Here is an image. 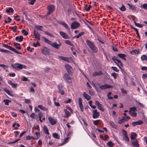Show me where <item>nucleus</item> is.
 <instances>
[{
  "label": "nucleus",
  "mask_w": 147,
  "mask_h": 147,
  "mask_svg": "<svg viewBox=\"0 0 147 147\" xmlns=\"http://www.w3.org/2000/svg\"><path fill=\"white\" fill-rule=\"evenodd\" d=\"M86 43L89 48L93 51V53H96L98 51L97 47L95 46L93 42L87 40H86Z\"/></svg>",
  "instance_id": "obj_1"
},
{
  "label": "nucleus",
  "mask_w": 147,
  "mask_h": 147,
  "mask_svg": "<svg viewBox=\"0 0 147 147\" xmlns=\"http://www.w3.org/2000/svg\"><path fill=\"white\" fill-rule=\"evenodd\" d=\"M11 65L13 68L17 70L22 69L23 68L25 69L26 67L25 65H23L18 63L12 64H11Z\"/></svg>",
  "instance_id": "obj_2"
},
{
  "label": "nucleus",
  "mask_w": 147,
  "mask_h": 147,
  "mask_svg": "<svg viewBox=\"0 0 147 147\" xmlns=\"http://www.w3.org/2000/svg\"><path fill=\"white\" fill-rule=\"evenodd\" d=\"M47 8L48 11L46 14V16H48L51 14L54 11L55 7L53 5H50L48 6Z\"/></svg>",
  "instance_id": "obj_3"
},
{
  "label": "nucleus",
  "mask_w": 147,
  "mask_h": 147,
  "mask_svg": "<svg viewBox=\"0 0 147 147\" xmlns=\"http://www.w3.org/2000/svg\"><path fill=\"white\" fill-rule=\"evenodd\" d=\"M112 59L114 61V62L117 65L119 68L121 69V68L119 65V63L122 67H123V63L121 62V61L117 59V57L113 56L112 57Z\"/></svg>",
  "instance_id": "obj_4"
},
{
  "label": "nucleus",
  "mask_w": 147,
  "mask_h": 147,
  "mask_svg": "<svg viewBox=\"0 0 147 147\" xmlns=\"http://www.w3.org/2000/svg\"><path fill=\"white\" fill-rule=\"evenodd\" d=\"M136 111L137 109L136 107H131L129 109V114L132 117H136L137 116V113L136 112Z\"/></svg>",
  "instance_id": "obj_5"
},
{
  "label": "nucleus",
  "mask_w": 147,
  "mask_h": 147,
  "mask_svg": "<svg viewBox=\"0 0 147 147\" xmlns=\"http://www.w3.org/2000/svg\"><path fill=\"white\" fill-rule=\"evenodd\" d=\"M65 67L69 74L70 75H72L73 74V73L72 68L68 64H66L65 65Z\"/></svg>",
  "instance_id": "obj_6"
},
{
  "label": "nucleus",
  "mask_w": 147,
  "mask_h": 147,
  "mask_svg": "<svg viewBox=\"0 0 147 147\" xmlns=\"http://www.w3.org/2000/svg\"><path fill=\"white\" fill-rule=\"evenodd\" d=\"M113 86L111 85L107 84H105L104 85H102L99 87V88L101 90H105L107 89L112 88Z\"/></svg>",
  "instance_id": "obj_7"
},
{
  "label": "nucleus",
  "mask_w": 147,
  "mask_h": 147,
  "mask_svg": "<svg viewBox=\"0 0 147 147\" xmlns=\"http://www.w3.org/2000/svg\"><path fill=\"white\" fill-rule=\"evenodd\" d=\"M80 23L76 21L74 22L71 25V28L72 29H77L80 26Z\"/></svg>",
  "instance_id": "obj_8"
},
{
  "label": "nucleus",
  "mask_w": 147,
  "mask_h": 147,
  "mask_svg": "<svg viewBox=\"0 0 147 147\" xmlns=\"http://www.w3.org/2000/svg\"><path fill=\"white\" fill-rule=\"evenodd\" d=\"M57 88L58 89L59 92L62 95H64L65 94L64 90L63 89L62 84H59Z\"/></svg>",
  "instance_id": "obj_9"
},
{
  "label": "nucleus",
  "mask_w": 147,
  "mask_h": 147,
  "mask_svg": "<svg viewBox=\"0 0 147 147\" xmlns=\"http://www.w3.org/2000/svg\"><path fill=\"white\" fill-rule=\"evenodd\" d=\"M33 34L35 38L38 41L40 40V34L38 33V31L36 30H34Z\"/></svg>",
  "instance_id": "obj_10"
},
{
  "label": "nucleus",
  "mask_w": 147,
  "mask_h": 147,
  "mask_svg": "<svg viewBox=\"0 0 147 147\" xmlns=\"http://www.w3.org/2000/svg\"><path fill=\"white\" fill-rule=\"evenodd\" d=\"M92 113V117L94 119L98 118L100 115V113L99 112H98L97 110L96 109L94 110L93 111Z\"/></svg>",
  "instance_id": "obj_11"
},
{
  "label": "nucleus",
  "mask_w": 147,
  "mask_h": 147,
  "mask_svg": "<svg viewBox=\"0 0 147 147\" xmlns=\"http://www.w3.org/2000/svg\"><path fill=\"white\" fill-rule=\"evenodd\" d=\"M63 78L67 82H70L69 80H71V79L70 76L67 74H65L63 76Z\"/></svg>",
  "instance_id": "obj_12"
},
{
  "label": "nucleus",
  "mask_w": 147,
  "mask_h": 147,
  "mask_svg": "<svg viewBox=\"0 0 147 147\" xmlns=\"http://www.w3.org/2000/svg\"><path fill=\"white\" fill-rule=\"evenodd\" d=\"M59 33L60 35L63 38L66 39H69V36L66 33H64L62 31H60Z\"/></svg>",
  "instance_id": "obj_13"
},
{
  "label": "nucleus",
  "mask_w": 147,
  "mask_h": 147,
  "mask_svg": "<svg viewBox=\"0 0 147 147\" xmlns=\"http://www.w3.org/2000/svg\"><path fill=\"white\" fill-rule=\"evenodd\" d=\"M48 119L50 123L52 125H54L57 123V120L53 119L51 117H49Z\"/></svg>",
  "instance_id": "obj_14"
},
{
  "label": "nucleus",
  "mask_w": 147,
  "mask_h": 147,
  "mask_svg": "<svg viewBox=\"0 0 147 147\" xmlns=\"http://www.w3.org/2000/svg\"><path fill=\"white\" fill-rule=\"evenodd\" d=\"M143 123V121L141 120H139L137 121L133 122L132 123V126H135L137 125H141Z\"/></svg>",
  "instance_id": "obj_15"
},
{
  "label": "nucleus",
  "mask_w": 147,
  "mask_h": 147,
  "mask_svg": "<svg viewBox=\"0 0 147 147\" xmlns=\"http://www.w3.org/2000/svg\"><path fill=\"white\" fill-rule=\"evenodd\" d=\"M59 24L63 25L67 31L69 30V28L68 27V25L65 22L63 21H60L59 22Z\"/></svg>",
  "instance_id": "obj_16"
},
{
  "label": "nucleus",
  "mask_w": 147,
  "mask_h": 147,
  "mask_svg": "<svg viewBox=\"0 0 147 147\" xmlns=\"http://www.w3.org/2000/svg\"><path fill=\"white\" fill-rule=\"evenodd\" d=\"M42 53L45 55L49 54V52L48 48L46 47H44L42 50Z\"/></svg>",
  "instance_id": "obj_17"
},
{
  "label": "nucleus",
  "mask_w": 147,
  "mask_h": 147,
  "mask_svg": "<svg viewBox=\"0 0 147 147\" xmlns=\"http://www.w3.org/2000/svg\"><path fill=\"white\" fill-rule=\"evenodd\" d=\"M117 56L119 58H120L123 60L124 61H126V59L125 58V57L126 56V55L123 53H119L117 55Z\"/></svg>",
  "instance_id": "obj_18"
},
{
  "label": "nucleus",
  "mask_w": 147,
  "mask_h": 147,
  "mask_svg": "<svg viewBox=\"0 0 147 147\" xmlns=\"http://www.w3.org/2000/svg\"><path fill=\"white\" fill-rule=\"evenodd\" d=\"M132 146L135 147H139V145L137 140L132 141H131Z\"/></svg>",
  "instance_id": "obj_19"
},
{
  "label": "nucleus",
  "mask_w": 147,
  "mask_h": 147,
  "mask_svg": "<svg viewBox=\"0 0 147 147\" xmlns=\"http://www.w3.org/2000/svg\"><path fill=\"white\" fill-rule=\"evenodd\" d=\"M127 5L129 7V8L132 10H135L136 9V7L132 4L127 3Z\"/></svg>",
  "instance_id": "obj_20"
},
{
  "label": "nucleus",
  "mask_w": 147,
  "mask_h": 147,
  "mask_svg": "<svg viewBox=\"0 0 147 147\" xmlns=\"http://www.w3.org/2000/svg\"><path fill=\"white\" fill-rule=\"evenodd\" d=\"M109 124L112 127L116 129H117L118 128V126L117 125L115 124L114 122L112 121H110L109 122Z\"/></svg>",
  "instance_id": "obj_21"
},
{
  "label": "nucleus",
  "mask_w": 147,
  "mask_h": 147,
  "mask_svg": "<svg viewBox=\"0 0 147 147\" xmlns=\"http://www.w3.org/2000/svg\"><path fill=\"white\" fill-rule=\"evenodd\" d=\"M103 74V73L101 71H99L95 72L93 73L92 75L94 76H100Z\"/></svg>",
  "instance_id": "obj_22"
},
{
  "label": "nucleus",
  "mask_w": 147,
  "mask_h": 147,
  "mask_svg": "<svg viewBox=\"0 0 147 147\" xmlns=\"http://www.w3.org/2000/svg\"><path fill=\"white\" fill-rule=\"evenodd\" d=\"M140 49H135L132 50L130 52V53L132 55H136L139 53Z\"/></svg>",
  "instance_id": "obj_23"
},
{
  "label": "nucleus",
  "mask_w": 147,
  "mask_h": 147,
  "mask_svg": "<svg viewBox=\"0 0 147 147\" xmlns=\"http://www.w3.org/2000/svg\"><path fill=\"white\" fill-rule=\"evenodd\" d=\"M84 97L87 100H89L91 99V97L87 94L86 92H84L83 94Z\"/></svg>",
  "instance_id": "obj_24"
},
{
  "label": "nucleus",
  "mask_w": 147,
  "mask_h": 147,
  "mask_svg": "<svg viewBox=\"0 0 147 147\" xmlns=\"http://www.w3.org/2000/svg\"><path fill=\"white\" fill-rule=\"evenodd\" d=\"M23 37L22 36H17L15 38V39L16 41H18L19 42H21L23 40Z\"/></svg>",
  "instance_id": "obj_25"
},
{
  "label": "nucleus",
  "mask_w": 147,
  "mask_h": 147,
  "mask_svg": "<svg viewBox=\"0 0 147 147\" xmlns=\"http://www.w3.org/2000/svg\"><path fill=\"white\" fill-rule=\"evenodd\" d=\"M51 45L52 47L56 49H58L59 48V47L60 46V45L57 44L56 42H55L51 44Z\"/></svg>",
  "instance_id": "obj_26"
},
{
  "label": "nucleus",
  "mask_w": 147,
  "mask_h": 147,
  "mask_svg": "<svg viewBox=\"0 0 147 147\" xmlns=\"http://www.w3.org/2000/svg\"><path fill=\"white\" fill-rule=\"evenodd\" d=\"M64 111L65 115V117L68 118L71 115V113L66 109H64Z\"/></svg>",
  "instance_id": "obj_27"
},
{
  "label": "nucleus",
  "mask_w": 147,
  "mask_h": 147,
  "mask_svg": "<svg viewBox=\"0 0 147 147\" xmlns=\"http://www.w3.org/2000/svg\"><path fill=\"white\" fill-rule=\"evenodd\" d=\"M38 138H34L32 136H26V139L27 140H30L31 139H33L34 140H38Z\"/></svg>",
  "instance_id": "obj_28"
},
{
  "label": "nucleus",
  "mask_w": 147,
  "mask_h": 147,
  "mask_svg": "<svg viewBox=\"0 0 147 147\" xmlns=\"http://www.w3.org/2000/svg\"><path fill=\"white\" fill-rule=\"evenodd\" d=\"M3 90L9 95H10L11 96H13V94L11 93V91L8 89H7V88H5L3 89Z\"/></svg>",
  "instance_id": "obj_29"
},
{
  "label": "nucleus",
  "mask_w": 147,
  "mask_h": 147,
  "mask_svg": "<svg viewBox=\"0 0 147 147\" xmlns=\"http://www.w3.org/2000/svg\"><path fill=\"white\" fill-rule=\"evenodd\" d=\"M137 136V135L135 133H132L130 136V138L131 140H134L135 138Z\"/></svg>",
  "instance_id": "obj_30"
},
{
  "label": "nucleus",
  "mask_w": 147,
  "mask_h": 147,
  "mask_svg": "<svg viewBox=\"0 0 147 147\" xmlns=\"http://www.w3.org/2000/svg\"><path fill=\"white\" fill-rule=\"evenodd\" d=\"M38 107L43 111H49V109L48 108H47L44 107L43 106L41 105H38Z\"/></svg>",
  "instance_id": "obj_31"
},
{
  "label": "nucleus",
  "mask_w": 147,
  "mask_h": 147,
  "mask_svg": "<svg viewBox=\"0 0 147 147\" xmlns=\"http://www.w3.org/2000/svg\"><path fill=\"white\" fill-rule=\"evenodd\" d=\"M43 131L47 135H49V130L47 126H44Z\"/></svg>",
  "instance_id": "obj_32"
},
{
  "label": "nucleus",
  "mask_w": 147,
  "mask_h": 147,
  "mask_svg": "<svg viewBox=\"0 0 147 147\" xmlns=\"http://www.w3.org/2000/svg\"><path fill=\"white\" fill-rule=\"evenodd\" d=\"M69 138V137H67L65 138L63 140V142L59 146H62L63 145L65 144L67 142H68Z\"/></svg>",
  "instance_id": "obj_33"
},
{
  "label": "nucleus",
  "mask_w": 147,
  "mask_h": 147,
  "mask_svg": "<svg viewBox=\"0 0 147 147\" xmlns=\"http://www.w3.org/2000/svg\"><path fill=\"white\" fill-rule=\"evenodd\" d=\"M92 6L91 5H89L88 6L87 5H86L84 7V9L86 11H88L90 10V8H91Z\"/></svg>",
  "instance_id": "obj_34"
},
{
  "label": "nucleus",
  "mask_w": 147,
  "mask_h": 147,
  "mask_svg": "<svg viewBox=\"0 0 147 147\" xmlns=\"http://www.w3.org/2000/svg\"><path fill=\"white\" fill-rule=\"evenodd\" d=\"M42 38L44 39V41L45 42L51 45L52 43V42L51 41L49 40H48L45 37H42Z\"/></svg>",
  "instance_id": "obj_35"
},
{
  "label": "nucleus",
  "mask_w": 147,
  "mask_h": 147,
  "mask_svg": "<svg viewBox=\"0 0 147 147\" xmlns=\"http://www.w3.org/2000/svg\"><path fill=\"white\" fill-rule=\"evenodd\" d=\"M3 102H5V105L8 106L9 105V102H11V101L8 99H4L3 100Z\"/></svg>",
  "instance_id": "obj_36"
},
{
  "label": "nucleus",
  "mask_w": 147,
  "mask_h": 147,
  "mask_svg": "<svg viewBox=\"0 0 147 147\" xmlns=\"http://www.w3.org/2000/svg\"><path fill=\"white\" fill-rule=\"evenodd\" d=\"M35 27L36 28L37 30H40V31H43L42 29L43 28V27L42 26H41L39 25H37L35 26Z\"/></svg>",
  "instance_id": "obj_37"
},
{
  "label": "nucleus",
  "mask_w": 147,
  "mask_h": 147,
  "mask_svg": "<svg viewBox=\"0 0 147 147\" xmlns=\"http://www.w3.org/2000/svg\"><path fill=\"white\" fill-rule=\"evenodd\" d=\"M85 34V32H82L80 33H79L77 35L76 37L74 36L73 38H79L80 37L82 36V35H84Z\"/></svg>",
  "instance_id": "obj_38"
},
{
  "label": "nucleus",
  "mask_w": 147,
  "mask_h": 147,
  "mask_svg": "<svg viewBox=\"0 0 147 147\" xmlns=\"http://www.w3.org/2000/svg\"><path fill=\"white\" fill-rule=\"evenodd\" d=\"M6 11L7 13H10L13 12L14 11V10L12 8L9 7L8 9H7Z\"/></svg>",
  "instance_id": "obj_39"
},
{
  "label": "nucleus",
  "mask_w": 147,
  "mask_h": 147,
  "mask_svg": "<svg viewBox=\"0 0 147 147\" xmlns=\"http://www.w3.org/2000/svg\"><path fill=\"white\" fill-rule=\"evenodd\" d=\"M2 47H5L8 49H9L11 50L12 47L10 46H8L7 45H6L5 44H3Z\"/></svg>",
  "instance_id": "obj_40"
},
{
  "label": "nucleus",
  "mask_w": 147,
  "mask_h": 147,
  "mask_svg": "<svg viewBox=\"0 0 147 147\" xmlns=\"http://www.w3.org/2000/svg\"><path fill=\"white\" fill-rule=\"evenodd\" d=\"M43 116V114L41 112H39L38 114V116L39 118V119L40 120V122L42 123V121L41 119L42 117Z\"/></svg>",
  "instance_id": "obj_41"
},
{
  "label": "nucleus",
  "mask_w": 147,
  "mask_h": 147,
  "mask_svg": "<svg viewBox=\"0 0 147 147\" xmlns=\"http://www.w3.org/2000/svg\"><path fill=\"white\" fill-rule=\"evenodd\" d=\"M123 139L124 140L127 142H128L129 141V138L127 135L123 136Z\"/></svg>",
  "instance_id": "obj_42"
},
{
  "label": "nucleus",
  "mask_w": 147,
  "mask_h": 147,
  "mask_svg": "<svg viewBox=\"0 0 147 147\" xmlns=\"http://www.w3.org/2000/svg\"><path fill=\"white\" fill-rule=\"evenodd\" d=\"M0 51L2 53H11V52L7 50L3 49L0 48Z\"/></svg>",
  "instance_id": "obj_43"
},
{
  "label": "nucleus",
  "mask_w": 147,
  "mask_h": 147,
  "mask_svg": "<svg viewBox=\"0 0 147 147\" xmlns=\"http://www.w3.org/2000/svg\"><path fill=\"white\" fill-rule=\"evenodd\" d=\"M140 7L147 10V4L145 3L140 5Z\"/></svg>",
  "instance_id": "obj_44"
},
{
  "label": "nucleus",
  "mask_w": 147,
  "mask_h": 147,
  "mask_svg": "<svg viewBox=\"0 0 147 147\" xmlns=\"http://www.w3.org/2000/svg\"><path fill=\"white\" fill-rule=\"evenodd\" d=\"M59 57L60 59L63 60L68 61L69 58L68 57H66L62 56H60Z\"/></svg>",
  "instance_id": "obj_45"
},
{
  "label": "nucleus",
  "mask_w": 147,
  "mask_h": 147,
  "mask_svg": "<svg viewBox=\"0 0 147 147\" xmlns=\"http://www.w3.org/2000/svg\"><path fill=\"white\" fill-rule=\"evenodd\" d=\"M102 105L100 104L97 106V108L100 111L103 112L104 111V109L102 107Z\"/></svg>",
  "instance_id": "obj_46"
},
{
  "label": "nucleus",
  "mask_w": 147,
  "mask_h": 147,
  "mask_svg": "<svg viewBox=\"0 0 147 147\" xmlns=\"http://www.w3.org/2000/svg\"><path fill=\"white\" fill-rule=\"evenodd\" d=\"M141 59L142 61H147V56L145 55H143L141 57Z\"/></svg>",
  "instance_id": "obj_47"
},
{
  "label": "nucleus",
  "mask_w": 147,
  "mask_h": 147,
  "mask_svg": "<svg viewBox=\"0 0 147 147\" xmlns=\"http://www.w3.org/2000/svg\"><path fill=\"white\" fill-rule=\"evenodd\" d=\"M0 67H2L5 70L7 71L8 67V66L7 65L0 64Z\"/></svg>",
  "instance_id": "obj_48"
},
{
  "label": "nucleus",
  "mask_w": 147,
  "mask_h": 147,
  "mask_svg": "<svg viewBox=\"0 0 147 147\" xmlns=\"http://www.w3.org/2000/svg\"><path fill=\"white\" fill-rule=\"evenodd\" d=\"M111 75L115 79H116L117 76H118V74L114 72L111 73Z\"/></svg>",
  "instance_id": "obj_49"
},
{
  "label": "nucleus",
  "mask_w": 147,
  "mask_h": 147,
  "mask_svg": "<svg viewBox=\"0 0 147 147\" xmlns=\"http://www.w3.org/2000/svg\"><path fill=\"white\" fill-rule=\"evenodd\" d=\"M53 136L56 139H59V135L56 133H54L53 135Z\"/></svg>",
  "instance_id": "obj_50"
},
{
  "label": "nucleus",
  "mask_w": 147,
  "mask_h": 147,
  "mask_svg": "<svg viewBox=\"0 0 147 147\" xmlns=\"http://www.w3.org/2000/svg\"><path fill=\"white\" fill-rule=\"evenodd\" d=\"M107 145L110 147H112L113 146L114 144L111 141H109L107 143Z\"/></svg>",
  "instance_id": "obj_51"
},
{
  "label": "nucleus",
  "mask_w": 147,
  "mask_h": 147,
  "mask_svg": "<svg viewBox=\"0 0 147 147\" xmlns=\"http://www.w3.org/2000/svg\"><path fill=\"white\" fill-rule=\"evenodd\" d=\"M119 9L122 11H125L126 10V8L125 7L124 5L123 4L122 5V6L119 8Z\"/></svg>",
  "instance_id": "obj_52"
},
{
  "label": "nucleus",
  "mask_w": 147,
  "mask_h": 147,
  "mask_svg": "<svg viewBox=\"0 0 147 147\" xmlns=\"http://www.w3.org/2000/svg\"><path fill=\"white\" fill-rule=\"evenodd\" d=\"M100 122V120L98 119L94 121V122L93 124L95 125H98V124Z\"/></svg>",
  "instance_id": "obj_53"
},
{
  "label": "nucleus",
  "mask_w": 147,
  "mask_h": 147,
  "mask_svg": "<svg viewBox=\"0 0 147 147\" xmlns=\"http://www.w3.org/2000/svg\"><path fill=\"white\" fill-rule=\"evenodd\" d=\"M65 42L66 44L69 45H70L72 46H73L71 42L69 40H65Z\"/></svg>",
  "instance_id": "obj_54"
},
{
  "label": "nucleus",
  "mask_w": 147,
  "mask_h": 147,
  "mask_svg": "<svg viewBox=\"0 0 147 147\" xmlns=\"http://www.w3.org/2000/svg\"><path fill=\"white\" fill-rule=\"evenodd\" d=\"M22 32L25 36H27L28 35V32L24 29L22 30Z\"/></svg>",
  "instance_id": "obj_55"
},
{
  "label": "nucleus",
  "mask_w": 147,
  "mask_h": 147,
  "mask_svg": "<svg viewBox=\"0 0 147 147\" xmlns=\"http://www.w3.org/2000/svg\"><path fill=\"white\" fill-rule=\"evenodd\" d=\"M17 27L16 26H12V30H13V32H16L17 31Z\"/></svg>",
  "instance_id": "obj_56"
},
{
  "label": "nucleus",
  "mask_w": 147,
  "mask_h": 147,
  "mask_svg": "<svg viewBox=\"0 0 147 147\" xmlns=\"http://www.w3.org/2000/svg\"><path fill=\"white\" fill-rule=\"evenodd\" d=\"M121 132L123 134V136L127 135V132L124 129H122L121 130Z\"/></svg>",
  "instance_id": "obj_57"
},
{
  "label": "nucleus",
  "mask_w": 147,
  "mask_h": 147,
  "mask_svg": "<svg viewBox=\"0 0 147 147\" xmlns=\"http://www.w3.org/2000/svg\"><path fill=\"white\" fill-rule=\"evenodd\" d=\"M111 69L117 72H118L119 71V70L117 68L115 67H111Z\"/></svg>",
  "instance_id": "obj_58"
},
{
  "label": "nucleus",
  "mask_w": 147,
  "mask_h": 147,
  "mask_svg": "<svg viewBox=\"0 0 147 147\" xmlns=\"http://www.w3.org/2000/svg\"><path fill=\"white\" fill-rule=\"evenodd\" d=\"M11 50L13 51H14L18 54H21V53L20 52H18L17 50L12 48V47L11 49Z\"/></svg>",
  "instance_id": "obj_59"
},
{
  "label": "nucleus",
  "mask_w": 147,
  "mask_h": 147,
  "mask_svg": "<svg viewBox=\"0 0 147 147\" xmlns=\"http://www.w3.org/2000/svg\"><path fill=\"white\" fill-rule=\"evenodd\" d=\"M44 32V33L45 34H47V35H48L49 36H50L51 37H53V35L51 33H50L48 31H45Z\"/></svg>",
  "instance_id": "obj_60"
},
{
  "label": "nucleus",
  "mask_w": 147,
  "mask_h": 147,
  "mask_svg": "<svg viewBox=\"0 0 147 147\" xmlns=\"http://www.w3.org/2000/svg\"><path fill=\"white\" fill-rule=\"evenodd\" d=\"M121 92L123 94H127V91L126 90H124L123 88H121Z\"/></svg>",
  "instance_id": "obj_61"
},
{
  "label": "nucleus",
  "mask_w": 147,
  "mask_h": 147,
  "mask_svg": "<svg viewBox=\"0 0 147 147\" xmlns=\"http://www.w3.org/2000/svg\"><path fill=\"white\" fill-rule=\"evenodd\" d=\"M31 100H30L29 99H24V102L28 104L30 103V102Z\"/></svg>",
  "instance_id": "obj_62"
},
{
  "label": "nucleus",
  "mask_w": 147,
  "mask_h": 147,
  "mask_svg": "<svg viewBox=\"0 0 147 147\" xmlns=\"http://www.w3.org/2000/svg\"><path fill=\"white\" fill-rule=\"evenodd\" d=\"M79 106L80 108L81 109V111L82 112L84 110L83 106L82 105V104L79 105Z\"/></svg>",
  "instance_id": "obj_63"
},
{
  "label": "nucleus",
  "mask_w": 147,
  "mask_h": 147,
  "mask_svg": "<svg viewBox=\"0 0 147 147\" xmlns=\"http://www.w3.org/2000/svg\"><path fill=\"white\" fill-rule=\"evenodd\" d=\"M78 103L79 105L82 104V100L81 98H80L78 99Z\"/></svg>",
  "instance_id": "obj_64"
}]
</instances>
